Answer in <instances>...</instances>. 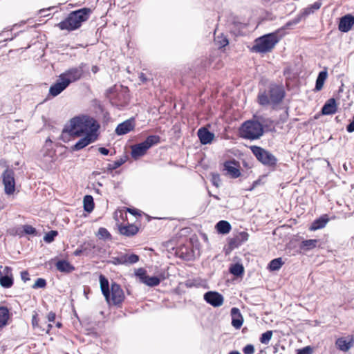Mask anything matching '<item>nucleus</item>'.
Instances as JSON below:
<instances>
[{
    "label": "nucleus",
    "mask_w": 354,
    "mask_h": 354,
    "mask_svg": "<svg viewBox=\"0 0 354 354\" xmlns=\"http://www.w3.org/2000/svg\"><path fill=\"white\" fill-rule=\"evenodd\" d=\"M4 185V192L7 195H12L15 192V172L12 169L7 168L1 175Z\"/></svg>",
    "instance_id": "nucleus-8"
},
{
    "label": "nucleus",
    "mask_w": 354,
    "mask_h": 354,
    "mask_svg": "<svg viewBox=\"0 0 354 354\" xmlns=\"http://www.w3.org/2000/svg\"><path fill=\"white\" fill-rule=\"evenodd\" d=\"M57 231L51 230L44 236V239L47 243H51L54 241L55 237L57 236Z\"/></svg>",
    "instance_id": "nucleus-40"
},
{
    "label": "nucleus",
    "mask_w": 354,
    "mask_h": 354,
    "mask_svg": "<svg viewBox=\"0 0 354 354\" xmlns=\"http://www.w3.org/2000/svg\"><path fill=\"white\" fill-rule=\"evenodd\" d=\"M272 336V330H267L266 332L263 333L261 337H260V342L261 344H268Z\"/></svg>",
    "instance_id": "nucleus-39"
},
{
    "label": "nucleus",
    "mask_w": 354,
    "mask_h": 354,
    "mask_svg": "<svg viewBox=\"0 0 354 354\" xmlns=\"http://www.w3.org/2000/svg\"><path fill=\"white\" fill-rule=\"evenodd\" d=\"M139 80L142 83H146L148 80L146 75L143 73H140L139 75Z\"/></svg>",
    "instance_id": "nucleus-56"
},
{
    "label": "nucleus",
    "mask_w": 354,
    "mask_h": 354,
    "mask_svg": "<svg viewBox=\"0 0 354 354\" xmlns=\"http://www.w3.org/2000/svg\"><path fill=\"white\" fill-rule=\"evenodd\" d=\"M51 328H52V324H48V329L46 330V333H49V331H50V330L51 329Z\"/></svg>",
    "instance_id": "nucleus-62"
},
{
    "label": "nucleus",
    "mask_w": 354,
    "mask_h": 354,
    "mask_svg": "<svg viewBox=\"0 0 354 354\" xmlns=\"http://www.w3.org/2000/svg\"><path fill=\"white\" fill-rule=\"evenodd\" d=\"M253 155L264 166L274 168L277 164V158L269 151L256 145L250 147Z\"/></svg>",
    "instance_id": "nucleus-6"
},
{
    "label": "nucleus",
    "mask_w": 354,
    "mask_h": 354,
    "mask_svg": "<svg viewBox=\"0 0 354 354\" xmlns=\"http://www.w3.org/2000/svg\"><path fill=\"white\" fill-rule=\"evenodd\" d=\"M263 122H265L263 118L260 121L245 122V139L256 140L261 137L263 134Z\"/></svg>",
    "instance_id": "nucleus-7"
},
{
    "label": "nucleus",
    "mask_w": 354,
    "mask_h": 354,
    "mask_svg": "<svg viewBox=\"0 0 354 354\" xmlns=\"http://www.w3.org/2000/svg\"><path fill=\"white\" fill-rule=\"evenodd\" d=\"M39 319L38 318V315L37 313H35L32 317V326L34 328L39 327Z\"/></svg>",
    "instance_id": "nucleus-46"
},
{
    "label": "nucleus",
    "mask_w": 354,
    "mask_h": 354,
    "mask_svg": "<svg viewBox=\"0 0 354 354\" xmlns=\"http://www.w3.org/2000/svg\"><path fill=\"white\" fill-rule=\"evenodd\" d=\"M123 162L120 160L114 161L112 163L108 164L107 165V169L109 171H112L114 169H116L119 167H120L122 165Z\"/></svg>",
    "instance_id": "nucleus-44"
},
{
    "label": "nucleus",
    "mask_w": 354,
    "mask_h": 354,
    "mask_svg": "<svg viewBox=\"0 0 354 354\" xmlns=\"http://www.w3.org/2000/svg\"><path fill=\"white\" fill-rule=\"evenodd\" d=\"M93 10L90 8H82L71 12L68 16L56 26L61 30L71 32L79 29L90 18Z\"/></svg>",
    "instance_id": "nucleus-2"
},
{
    "label": "nucleus",
    "mask_w": 354,
    "mask_h": 354,
    "mask_svg": "<svg viewBox=\"0 0 354 354\" xmlns=\"http://www.w3.org/2000/svg\"><path fill=\"white\" fill-rule=\"evenodd\" d=\"M100 288L102 295L106 301L114 306H120L125 299V295L121 286L113 282L109 289V283L108 279L103 275H100Z\"/></svg>",
    "instance_id": "nucleus-3"
},
{
    "label": "nucleus",
    "mask_w": 354,
    "mask_h": 354,
    "mask_svg": "<svg viewBox=\"0 0 354 354\" xmlns=\"http://www.w3.org/2000/svg\"><path fill=\"white\" fill-rule=\"evenodd\" d=\"M136 127V120L133 117L126 120L119 124L115 128V132L118 136L127 134L134 130Z\"/></svg>",
    "instance_id": "nucleus-11"
},
{
    "label": "nucleus",
    "mask_w": 354,
    "mask_h": 354,
    "mask_svg": "<svg viewBox=\"0 0 354 354\" xmlns=\"http://www.w3.org/2000/svg\"><path fill=\"white\" fill-rule=\"evenodd\" d=\"M21 277L22 280H24V281L30 280L29 274L27 271L21 272Z\"/></svg>",
    "instance_id": "nucleus-54"
},
{
    "label": "nucleus",
    "mask_w": 354,
    "mask_h": 354,
    "mask_svg": "<svg viewBox=\"0 0 354 354\" xmlns=\"http://www.w3.org/2000/svg\"><path fill=\"white\" fill-rule=\"evenodd\" d=\"M259 102L261 105H267L270 104L269 94L263 93L259 95Z\"/></svg>",
    "instance_id": "nucleus-42"
},
{
    "label": "nucleus",
    "mask_w": 354,
    "mask_h": 354,
    "mask_svg": "<svg viewBox=\"0 0 354 354\" xmlns=\"http://www.w3.org/2000/svg\"><path fill=\"white\" fill-rule=\"evenodd\" d=\"M10 317L9 309L6 306H0V328L6 326Z\"/></svg>",
    "instance_id": "nucleus-27"
},
{
    "label": "nucleus",
    "mask_w": 354,
    "mask_h": 354,
    "mask_svg": "<svg viewBox=\"0 0 354 354\" xmlns=\"http://www.w3.org/2000/svg\"><path fill=\"white\" fill-rule=\"evenodd\" d=\"M46 286V281L43 278H38L32 285V288H44Z\"/></svg>",
    "instance_id": "nucleus-41"
},
{
    "label": "nucleus",
    "mask_w": 354,
    "mask_h": 354,
    "mask_svg": "<svg viewBox=\"0 0 354 354\" xmlns=\"http://www.w3.org/2000/svg\"><path fill=\"white\" fill-rule=\"evenodd\" d=\"M161 279L157 277L147 276V278L143 281V283L150 287L157 286L160 284Z\"/></svg>",
    "instance_id": "nucleus-36"
},
{
    "label": "nucleus",
    "mask_w": 354,
    "mask_h": 354,
    "mask_svg": "<svg viewBox=\"0 0 354 354\" xmlns=\"http://www.w3.org/2000/svg\"><path fill=\"white\" fill-rule=\"evenodd\" d=\"M24 232L26 234H36V230L35 227L30 225H23Z\"/></svg>",
    "instance_id": "nucleus-45"
},
{
    "label": "nucleus",
    "mask_w": 354,
    "mask_h": 354,
    "mask_svg": "<svg viewBox=\"0 0 354 354\" xmlns=\"http://www.w3.org/2000/svg\"><path fill=\"white\" fill-rule=\"evenodd\" d=\"M278 41L279 37L276 33L267 34L255 39L252 50L260 53L270 52Z\"/></svg>",
    "instance_id": "nucleus-4"
},
{
    "label": "nucleus",
    "mask_w": 354,
    "mask_h": 354,
    "mask_svg": "<svg viewBox=\"0 0 354 354\" xmlns=\"http://www.w3.org/2000/svg\"><path fill=\"white\" fill-rule=\"evenodd\" d=\"M328 221L329 218L328 217V215L324 214L313 222L310 229L313 231L322 229L326 226Z\"/></svg>",
    "instance_id": "nucleus-24"
},
{
    "label": "nucleus",
    "mask_w": 354,
    "mask_h": 354,
    "mask_svg": "<svg viewBox=\"0 0 354 354\" xmlns=\"http://www.w3.org/2000/svg\"><path fill=\"white\" fill-rule=\"evenodd\" d=\"M306 19L304 16H301L300 12L297 17H295L290 22V24L295 25L299 23L302 19Z\"/></svg>",
    "instance_id": "nucleus-47"
},
{
    "label": "nucleus",
    "mask_w": 354,
    "mask_h": 354,
    "mask_svg": "<svg viewBox=\"0 0 354 354\" xmlns=\"http://www.w3.org/2000/svg\"><path fill=\"white\" fill-rule=\"evenodd\" d=\"M283 264V262L281 258L274 259L270 262L268 265V268L271 271H277L281 268Z\"/></svg>",
    "instance_id": "nucleus-35"
},
{
    "label": "nucleus",
    "mask_w": 354,
    "mask_h": 354,
    "mask_svg": "<svg viewBox=\"0 0 354 354\" xmlns=\"http://www.w3.org/2000/svg\"><path fill=\"white\" fill-rule=\"evenodd\" d=\"M327 76H328V73L326 70L320 71L319 73L317 78L316 80L315 90L318 91H320L323 88L324 83L325 80H326Z\"/></svg>",
    "instance_id": "nucleus-30"
},
{
    "label": "nucleus",
    "mask_w": 354,
    "mask_h": 354,
    "mask_svg": "<svg viewBox=\"0 0 354 354\" xmlns=\"http://www.w3.org/2000/svg\"><path fill=\"white\" fill-rule=\"evenodd\" d=\"M114 219L117 222L118 225L127 221V212L124 207L121 209H117L113 214Z\"/></svg>",
    "instance_id": "nucleus-29"
},
{
    "label": "nucleus",
    "mask_w": 354,
    "mask_h": 354,
    "mask_svg": "<svg viewBox=\"0 0 354 354\" xmlns=\"http://www.w3.org/2000/svg\"><path fill=\"white\" fill-rule=\"evenodd\" d=\"M232 316V325L236 329L241 327L243 324V319L239 310L237 308H232L231 309Z\"/></svg>",
    "instance_id": "nucleus-22"
},
{
    "label": "nucleus",
    "mask_w": 354,
    "mask_h": 354,
    "mask_svg": "<svg viewBox=\"0 0 354 354\" xmlns=\"http://www.w3.org/2000/svg\"><path fill=\"white\" fill-rule=\"evenodd\" d=\"M224 170L226 171V175L231 178H236L241 175L239 162L228 160L224 163Z\"/></svg>",
    "instance_id": "nucleus-13"
},
{
    "label": "nucleus",
    "mask_w": 354,
    "mask_h": 354,
    "mask_svg": "<svg viewBox=\"0 0 354 354\" xmlns=\"http://www.w3.org/2000/svg\"><path fill=\"white\" fill-rule=\"evenodd\" d=\"M127 212H129L130 214L133 215H140V214L138 212V210L137 209H131L128 207H124Z\"/></svg>",
    "instance_id": "nucleus-52"
},
{
    "label": "nucleus",
    "mask_w": 354,
    "mask_h": 354,
    "mask_svg": "<svg viewBox=\"0 0 354 354\" xmlns=\"http://www.w3.org/2000/svg\"><path fill=\"white\" fill-rule=\"evenodd\" d=\"M254 351V348L252 344H248L245 346V354H252Z\"/></svg>",
    "instance_id": "nucleus-49"
},
{
    "label": "nucleus",
    "mask_w": 354,
    "mask_h": 354,
    "mask_svg": "<svg viewBox=\"0 0 354 354\" xmlns=\"http://www.w3.org/2000/svg\"><path fill=\"white\" fill-rule=\"evenodd\" d=\"M230 272L234 276H240L243 272V266L240 263L231 265L230 267Z\"/></svg>",
    "instance_id": "nucleus-37"
},
{
    "label": "nucleus",
    "mask_w": 354,
    "mask_h": 354,
    "mask_svg": "<svg viewBox=\"0 0 354 354\" xmlns=\"http://www.w3.org/2000/svg\"><path fill=\"white\" fill-rule=\"evenodd\" d=\"M5 276H12V268L9 266H6L3 269Z\"/></svg>",
    "instance_id": "nucleus-55"
},
{
    "label": "nucleus",
    "mask_w": 354,
    "mask_h": 354,
    "mask_svg": "<svg viewBox=\"0 0 354 354\" xmlns=\"http://www.w3.org/2000/svg\"><path fill=\"white\" fill-rule=\"evenodd\" d=\"M312 349L310 346H306L297 351V354H311Z\"/></svg>",
    "instance_id": "nucleus-48"
},
{
    "label": "nucleus",
    "mask_w": 354,
    "mask_h": 354,
    "mask_svg": "<svg viewBox=\"0 0 354 354\" xmlns=\"http://www.w3.org/2000/svg\"><path fill=\"white\" fill-rule=\"evenodd\" d=\"M68 86V82L64 80H57L49 88V94L53 97H55L60 94Z\"/></svg>",
    "instance_id": "nucleus-18"
},
{
    "label": "nucleus",
    "mask_w": 354,
    "mask_h": 354,
    "mask_svg": "<svg viewBox=\"0 0 354 354\" xmlns=\"http://www.w3.org/2000/svg\"><path fill=\"white\" fill-rule=\"evenodd\" d=\"M55 266L59 272L65 274H69L75 270V267L69 261L64 259L57 261Z\"/></svg>",
    "instance_id": "nucleus-19"
},
{
    "label": "nucleus",
    "mask_w": 354,
    "mask_h": 354,
    "mask_svg": "<svg viewBox=\"0 0 354 354\" xmlns=\"http://www.w3.org/2000/svg\"><path fill=\"white\" fill-rule=\"evenodd\" d=\"M56 326H57V328H61V327L62 326V324L60 322H57V323L56 324Z\"/></svg>",
    "instance_id": "nucleus-64"
},
{
    "label": "nucleus",
    "mask_w": 354,
    "mask_h": 354,
    "mask_svg": "<svg viewBox=\"0 0 354 354\" xmlns=\"http://www.w3.org/2000/svg\"><path fill=\"white\" fill-rule=\"evenodd\" d=\"M84 209L87 212H91L95 207L93 198L91 195H86L83 199Z\"/></svg>",
    "instance_id": "nucleus-31"
},
{
    "label": "nucleus",
    "mask_w": 354,
    "mask_h": 354,
    "mask_svg": "<svg viewBox=\"0 0 354 354\" xmlns=\"http://www.w3.org/2000/svg\"><path fill=\"white\" fill-rule=\"evenodd\" d=\"M55 317H56V315L54 312L53 311H50L48 315H47V318H48V321L49 322H55Z\"/></svg>",
    "instance_id": "nucleus-51"
},
{
    "label": "nucleus",
    "mask_w": 354,
    "mask_h": 354,
    "mask_svg": "<svg viewBox=\"0 0 354 354\" xmlns=\"http://www.w3.org/2000/svg\"><path fill=\"white\" fill-rule=\"evenodd\" d=\"M111 263L114 265H120L121 262H120V254L117 257H113L111 258Z\"/></svg>",
    "instance_id": "nucleus-53"
},
{
    "label": "nucleus",
    "mask_w": 354,
    "mask_h": 354,
    "mask_svg": "<svg viewBox=\"0 0 354 354\" xmlns=\"http://www.w3.org/2000/svg\"><path fill=\"white\" fill-rule=\"evenodd\" d=\"M243 241V232H240L233 237L228 239L227 247L225 248V254H230L233 250L239 247Z\"/></svg>",
    "instance_id": "nucleus-15"
},
{
    "label": "nucleus",
    "mask_w": 354,
    "mask_h": 354,
    "mask_svg": "<svg viewBox=\"0 0 354 354\" xmlns=\"http://www.w3.org/2000/svg\"><path fill=\"white\" fill-rule=\"evenodd\" d=\"M96 235L100 239L111 240L112 239L111 234L105 227H100Z\"/></svg>",
    "instance_id": "nucleus-38"
},
{
    "label": "nucleus",
    "mask_w": 354,
    "mask_h": 354,
    "mask_svg": "<svg viewBox=\"0 0 354 354\" xmlns=\"http://www.w3.org/2000/svg\"><path fill=\"white\" fill-rule=\"evenodd\" d=\"M239 132L240 136L243 137V123L239 127Z\"/></svg>",
    "instance_id": "nucleus-58"
},
{
    "label": "nucleus",
    "mask_w": 354,
    "mask_h": 354,
    "mask_svg": "<svg viewBox=\"0 0 354 354\" xmlns=\"http://www.w3.org/2000/svg\"><path fill=\"white\" fill-rule=\"evenodd\" d=\"M229 354H241L238 351H231L230 353H229Z\"/></svg>",
    "instance_id": "nucleus-63"
},
{
    "label": "nucleus",
    "mask_w": 354,
    "mask_h": 354,
    "mask_svg": "<svg viewBox=\"0 0 354 354\" xmlns=\"http://www.w3.org/2000/svg\"><path fill=\"white\" fill-rule=\"evenodd\" d=\"M98 151L100 153H102V155H104V156L108 155L109 153V150L105 147H100L98 149Z\"/></svg>",
    "instance_id": "nucleus-57"
},
{
    "label": "nucleus",
    "mask_w": 354,
    "mask_h": 354,
    "mask_svg": "<svg viewBox=\"0 0 354 354\" xmlns=\"http://www.w3.org/2000/svg\"><path fill=\"white\" fill-rule=\"evenodd\" d=\"M322 1L318 0L312 5L308 6L301 11V16L306 18L308 15L313 14L315 11L318 10L322 6Z\"/></svg>",
    "instance_id": "nucleus-26"
},
{
    "label": "nucleus",
    "mask_w": 354,
    "mask_h": 354,
    "mask_svg": "<svg viewBox=\"0 0 354 354\" xmlns=\"http://www.w3.org/2000/svg\"><path fill=\"white\" fill-rule=\"evenodd\" d=\"M99 134L87 133L78 140L71 148L73 151H80L91 143L94 142L98 138Z\"/></svg>",
    "instance_id": "nucleus-12"
},
{
    "label": "nucleus",
    "mask_w": 354,
    "mask_h": 354,
    "mask_svg": "<svg viewBox=\"0 0 354 354\" xmlns=\"http://www.w3.org/2000/svg\"><path fill=\"white\" fill-rule=\"evenodd\" d=\"M83 67L81 66L70 68L59 75V80L68 82L69 85L71 83L80 80L83 76Z\"/></svg>",
    "instance_id": "nucleus-9"
},
{
    "label": "nucleus",
    "mask_w": 354,
    "mask_h": 354,
    "mask_svg": "<svg viewBox=\"0 0 354 354\" xmlns=\"http://www.w3.org/2000/svg\"><path fill=\"white\" fill-rule=\"evenodd\" d=\"M120 262L122 265H131L139 261V257L135 254H120Z\"/></svg>",
    "instance_id": "nucleus-25"
},
{
    "label": "nucleus",
    "mask_w": 354,
    "mask_h": 354,
    "mask_svg": "<svg viewBox=\"0 0 354 354\" xmlns=\"http://www.w3.org/2000/svg\"><path fill=\"white\" fill-rule=\"evenodd\" d=\"M82 253V250L80 249H77L74 251L73 254L75 256H80Z\"/></svg>",
    "instance_id": "nucleus-59"
},
{
    "label": "nucleus",
    "mask_w": 354,
    "mask_h": 354,
    "mask_svg": "<svg viewBox=\"0 0 354 354\" xmlns=\"http://www.w3.org/2000/svg\"><path fill=\"white\" fill-rule=\"evenodd\" d=\"M12 276H3L0 277V285L5 288H10L13 286Z\"/></svg>",
    "instance_id": "nucleus-34"
},
{
    "label": "nucleus",
    "mask_w": 354,
    "mask_h": 354,
    "mask_svg": "<svg viewBox=\"0 0 354 354\" xmlns=\"http://www.w3.org/2000/svg\"><path fill=\"white\" fill-rule=\"evenodd\" d=\"M185 286L187 288H192V286H194V283H193V282L191 280H188V281H186Z\"/></svg>",
    "instance_id": "nucleus-60"
},
{
    "label": "nucleus",
    "mask_w": 354,
    "mask_h": 354,
    "mask_svg": "<svg viewBox=\"0 0 354 354\" xmlns=\"http://www.w3.org/2000/svg\"><path fill=\"white\" fill-rule=\"evenodd\" d=\"M268 94L270 104H278L283 100L285 96V91L281 86L271 85L269 88Z\"/></svg>",
    "instance_id": "nucleus-10"
},
{
    "label": "nucleus",
    "mask_w": 354,
    "mask_h": 354,
    "mask_svg": "<svg viewBox=\"0 0 354 354\" xmlns=\"http://www.w3.org/2000/svg\"><path fill=\"white\" fill-rule=\"evenodd\" d=\"M118 230L121 234L131 236L136 235L138 231V227L133 224L123 225L122 223L118 225Z\"/></svg>",
    "instance_id": "nucleus-20"
},
{
    "label": "nucleus",
    "mask_w": 354,
    "mask_h": 354,
    "mask_svg": "<svg viewBox=\"0 0 354 354\" xmlns=\"http://www.w3.org/2000/svg\"><path fill=\"white\" fill-rule=\"evenodd\" d=\"M160 142V137L158 135H151L147 137L142 142L134 145L131 147V156L138 159L145 155L149 148Z\"/></svg>",
    "instance_id": "nucleus-5"
},
{
    "label": "nucleus",
    "mask_w": 354,
    "mask_h": 354,
    "mask_svg": "<svg viewBox=\"0 0 354 354\" xmlns=\"http://www.w3.org/2000/svg\"><path fill=\"white\" fill-rule=\"evenodd\" d=\"M318 243L317 239H308L301 241L300 248L304 250H310L315 248Z\"/></svg>",
    "instance_id": "nucleus-32"
},
{
    "label": "nucleus",
    "mask_w": 354,
    "mask_h": 354,
    "mask_svg": "<svg viewBox=\"0 0 354 354\" xmlns=\"http://www.w3.org/2000/svg\"><path fill=\"white\" fill-rule=\"evenodd\" d=\"M136 275L140 279V282L143 283L147 278V271L144 268H139L136 272Z\"/></svg>",
    "instance_id": "nucleus-43"
},
{
    "label": "nucleus",
    "mask_w": 354,
    "mask_h": 354,
    "mask_svg": "<svg viewBox=\"0 0 354 354\" xmlns=\"http://www.w3.org/2000/svg\"><path fill=\"white\" fill-rule=\"evenodd\" d=\"M354 24V17L351 15H346L340 19L338 28L341 32H348Z\"/></svg>",
    "instance_id": "nucleus-16"
},
{
    "label": "nucleus",
    "mask_w": 354,
    "mask_h": 354,
    "mask_svg": "<svg viewBox=\"0 0 354 354\" xmlns=\"http://www.w3.org/2000/svg\"><path fill=\"white\" fill-rule=\"evenodd\" d=\"M100 127L99 123L94 118L82 115L71 119L69 125L65 127L64 132L78 138L87 133L99 134Z\"/></svg>",
    "instance_id": "nucleus-1"
},
{
    "label": "nucleus",
    "mask_w": 354,
    "mask_h": 354,
    "mask_svg": "<svg viewBox=\"0 0 354 354\" xmlns=\"http://www.w3.org/2000/svg\"><path fill=\"white\" fill-rule=\"evenodd\" d=\"M214 43H215V45L218 48H222L227 46L229 44V41H228V39H227V37L225 36H224L223 34H221V35H218L214 37Z\"/></svg>",
    "instance_id": "nucleus-33"
},
{
    "label": "nucleus",
    "mask_w": 354,
    "mask_h": 354,
    "mask_svg": "<svg viewBox=\"0 0 354 354\" xmlns=\"http://www.w3.org/2000/svg\"><path fill=\"white\" fill-rule=\"evenodd\" d=\"M204 299L214 307H219L223 304V297L217 292L209 291L204 295Z\"/></svg>",
    "instance_id": "nucleus-14"
},
{
    "label": "nucleus",
    "mask_w": 354,
    "mask_h": 354,
    "mask_svg": "<svg viewBox=\"0 0 354 354\" xmlns=\"http://www.w3.org/2000/svg\"><path fill=\"white\" fill-rule=\"evenodd\" d=\"M346 131L348 133H352L354 131V116L353 117V120L350 124H348L346 127Z\"/></svg>",
    "instance_id": "nucleus-50"
},
{
    "label": "nucleus",
    "mask_w": 354,
    "mask_h": 354,
    "mask_svg": "<svg viewBox=\"0 0 354 354\" xmlns=\"http://www.w3.org/2000/svg\"><path fill=\"white\" fill-rule=\"evenodd\" d=\"M354 343V338L353 336H348V337H340L336 340L335 344L337 347L342 351H348L353 346Z\"/></svg>",
    "instance_id": "nucleus-17"
},
{
    "label": "nucleus",
    "mask_w": 354,
    "mask_h": 354,
    "mask_svg": "<svg viewBox=\"0 0 354 354\" xmlns=\"http://www.w3.org/2000/svg\"><path fill=\"white\" fill-rule=\"evenodd\" d=\"M198 136L203 145H207L212 142L214 134L205 128H201L198 131Z\"/></svg>",
    "instance_id": "nucleus-21"
},
{
    "label": "nucleus",
    "mask_w": 354,
    "mask_h": 354,
    "mask_svg": "<svg viewBox=\"0 0 354 354\" xmlns=\"http://www.w3.org/2000/svg\"><path fill=\"white\" fill-rule=\"evenodd\" d=\"M217 232L222 234H227L231 230V225L226 221H220L215 226Z\"/></svg>",
    "instance_id": "nucleus-28"
},
{
    "label": "nucleus",
    "mask_w": 354,
    "mask_h": 354,
    "mask_svg": "<svg viewBox=\"0 0 354 354\" xmlns=\"http://www.w3.org/2000/svg\"><path fill=\"white\" fill-rule=\"evenodd\" d=\"M91 71H92V72H93V73H97V72H98V71H99V68H98V66H92V68H91Z\"/></svg>",
    "instance_id": "nucleus-61"
},
{
    "label": "nucleus",
    "mask_w": 354,
    "mask_h": 354,
    "mask_svg": "<svg viewBox=\"0 0 354 354\" xmlns=\"http://www.w3.org/2000/svg\"><path fill=\"white\" fill-rule=\"evenodd\" d=\"M336 102L334 98L329 99L322 109L324 115H331L336 112Z\"/></svg>",
    "instance_id": "nucleus-23"
}]
</instances>
